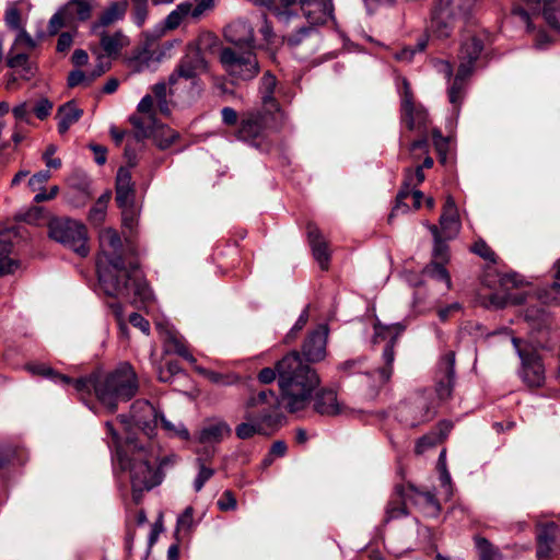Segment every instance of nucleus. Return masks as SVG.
Returning <instances> with one entry per match:
<instances>
[{"mask_svg":"<svg viewBox=\"0 0 560 560\" xmlns=\"http://www.w3.org/2000/svg\"><path fill=\"white\" fill-rule=\"evenodd\" d=\"M153 126L154 130L152 131V133L154 142L162 150L168 149L179 136L178 132L171 128L164 126H156L155 121H153Z\"/></svg>","mask_w":560,"mask_h":560,"instance_id":"37","label":"nucleus"},{"mask_svg":"<svg viewBox=\"0 0 560 560\" xmlns=\"http://www.w3.org/2000/svg\"><path fill=\"white\" fill-rule=\"evenodd\" d=\"M195 527L194 521V509L187 506L184 512L177 517L176 523V536L177 538H184Z\"/></svg>","mask_w":560,"mask_h":560,"instance_id":"39","label":"nucleus"},{"mask_svg":"<svg viewBox=\"0 0 560 560\" xmlns=\"http://www.w3.org/2000/svg\"><path fill=\"white\" fill-rule=\"evenodd\" d=\"M512 343L521 360L520 377L529 387H540L545 383V368L536 349L513 337Z\"/></svg>","mask_w":560,"mask_h":560,"instance_id":"12","label":"nucleus"},{"mask_svg":"<svg viewBox=\"0 0 560 560\" xmlns=\"http://www.w3.org/2000/svg\"><path fill=\"white\" fill-rule=\"evenodd\" d=\"M197 463L199 471L194 480V489L196 492H199L203 488L205 483L213 477L214 469L206 466L205 462L201 458H198Z\"/></svg>","mask_w":560,"mask_h":560,"instance_id":"44","label":"nucleus"},{"mask_svg":"<svg viewBox=\"0 0 560 560\" xmlns=\"http://www.w3.org/2000/svg\"><path fill=\"white\" fill-rule=\"evenodd\" d=\"M133 197V187L131 174L128 168L120 167L116 176V202L118 207H125L131 203Z\"/></svg>","mask_w":560,"mask_h":560,"instance_id":"31","label":"nucleus"},{"mask_svg":"<svg viewBox=\"0 0 560 560\" xmlns=\"http://www.w3.org/2000/svg\"><path fill=\"white\" fill-rule=\"evenodd\" d=\"M90 149L94 153V160L98 165H103L106 162L107 149L100 144H90Z\"/></svg>","mask_w":560,"mask_h":560,"instance_id":"64","label":"nucleus"},{"mask_svg":"<svg viewBox=\"0 0 560 560\" xmlns=\"http://www.w3.org/2000/svg\"><path fill=\"white\" fill-rule=\"evenodd\" d=\"M82 115L83 110L77 105L74 101H69L62 104L56 114V118L58 119L59 133H66L72 125L79 121Z\"/></svg>","mask_w":560,"mask_h":560,"instance_id":"30","label":"nucleus"},{"mask_svg":"<svg viewBox=\"0 0 560 560\" xmlns=\"http://www.w3.org/2000/svg\"><path fill=\"white\" fill-rule=\"evenodd\" d=\"M307 236L313 250V256L323 270L328 269L330 253L327 242L324 240L320 231L314 224H308Z\"/></svg>","mask_w":560,"mask_h":560,"instance_id":"26","label":"nucleus"},{"mask_svg":"<svg viewBox=\"0 0 560 560\" xmlns=\"http://www.w3.org/2000/svg\"><path fill=\"white\" fill-rule=\"evenodd\" d=\"M482 49L483 44L481 39L476 36H471L462 42L457 73L448 89V100L455 107H457L464 98L465 81L474 72Z\"/></svg>","mask_w":560,"mask_h":560,"instance_id":"9","label":"nucleus"},{"mask_svg":"<svg viewBox=\"0 0 560 560\" xmlns=\"http://www.w3.org/2000/svg\"><path fill=\"white\" fill-rule=\"evenodd\" d=\"M52 109V103L47 98H42L34 107L36 117L40 120L47 118Z\"/></svg>","mask_w":560,"mask_h":560,"instance_id":"51","label":"nucleus"},{"mask_svg":"<svg viewBox=\"0 0 560 560\" xmlns=\"http://www.w3.org/2000/svg\"><path fill=\"white\" fill-rule=\"evenodd\" d=\"M51 174L49 171H40L34 174L28 179V186L33 191L44 188V185L49 180Z\"/></svg>","mask_w":560,"mask_h":560,"instance_id":"49","label":"nucleus"},{"mask_svg":"<svg viewBox=\"0 0 560 560\" xmlns=\"http://www.w3.org/2000/svg\"><path fill=\"white\" fill-rule=\"evenodd\" d=\"M129 322L133 327L139 328L143 334L149 335L150 324L142 315L132 313L129 315Z\"/></svg>","mask_w":560,"mask_h":560,"instance_id":"57","label":"nucleus"},{"mask_svg":"<svg viewBox=\"0 0 560 560\" xmlns=\"http://www.w3.org/2000/svg\"><path fill=\"white\" fill-rule=\"evenodd\" d=\"M427 228L430 230V232L433 235L434 238V248L433 254L436 259L444 260L447 255V246L445 244V241L447 238H444V236L440 233V230L434 224H427Z\"/></svg>","mask_w":560,"mask_h":560,"instance_id":"40","label":"nucleus"},{"mask_svg":"<svg viewBox=\"0 0 560 560\" xmlns=\"http://www.w3.org/2000/svg\"><path fill=\"white\" fill-rule=\"evenodd\" d=\"M478 0H439L432 11L429 31L438 38H447L459 22L471 18Z\"/></svg>","mask_w":560,"mask_h":560,"instance_id":"8","label":"nucleus"},{"mask_svg":"<svg viewBox=\"0 0 560 560\" xmlns=\"http://www.w3.org/2000/svg\"><path fill=\"white\" fill-rule=\"evenodd\" d=\"M164 342L167 352H174L190 363L196 362L195 357L188 351L185 342L175 332L166 331Z\"/></svg>","mask_w":560,"mask_h":560,"instance_id":"33","label":"nucleus"},{"mask_svg":"<svg viewBox=\"0 0 560 560\" xmlns=\"http://www.w3.org/2000/svg\"><path fill=\"white\" fill-rule=\"evenodd\" d=\"M308 320V307H306L305 310H303V312L301 313V315L299 316L298 320L295 322L294 326L292 327V329L290 330V332L288 334L287 338H294L295 335L301 330L303 329V327L306 325Z\"/></svg>","mask_w":560,"mask_h":560,"instance_id":"62","label":"nucleus"},{"mask_svg":"<svg viewBox=\"0 0 560 560\" xmlns=\"http://www.w3.org/2000/svg\"><path fill=\"white\" fill-rule=\"evenodd\" d=\"M258 381L261 384H270L273 381H278V371L277 368H264L257 375Z\"/></svg>","mask_w":560,"mask_h":560,"instance_id":"60","label":"nucleus"},{"mask_svg":"<svg viewBox=\"0 0 560 560\" xmlns=\"http://www.w3.org/2000/svg\"><path fill=\"white\" fill-rule=\"evenodd\" d=\"M276 120V113L267 109L246 113L237 129V138L243 141H253L262 137L267 128Z\"/></svg>","mask_w":560,"mask_h":560,"instance_id":"17","label":"nucleus"},{"mask_svg":"<svg viewBox=\"0 0 560 560\" xmlns=\"http://www.w3.org/2000/svg\"><path fill=\"white\" fill-rule=\"evenodd\" d=\"M277 86V79L273 74L270 72H266L261 80L259 85V94L261 98V104L264 106V109H267L269 112H273L280 116H282L280 112V107L276 98L273 97V93Z\"/></svg>","mask_w":560,"mask_h":560,"instance_id":"29","label":"nucleus"},{"mask_svg":"<svg viewBox=\"0 0 560 560\" xmlns=\"http://www.w3.org/2000/svg\"><path fill=\"white\" fill-rule=\"evenodd\" d=\"M327 338L326 325H319L307 336L302 347V353L307 362L316 363L325 359Z\"/></svg>","mask_w":560,"mask_h":560,"instance_id":"20","label":"nucleus"},{"mask_svg":"<svg viewBox=\"0 0 560 560\" xmlns=\"http://www.w3.org/2000/svg\"><path fill=\"white\" fill-rule=\"evenodd\" d=\"M401 120L409 130L418 131L420 135L427 133L429 115L422 105L413 102L412 92L406 79H402Z\"/></svg>","mask_w":560,"mask_h":560,"instance_id":"16","label":"nucleus"},{"mask_svg":"<svg viewBox=\"0 0 560 560\" xmlns=\"http://www.w3.org/2000/svg\"><path fill=\"white\" fill-rule=\"evenodd\" d=\"M213 0H200L195 7L191 4L189 15L194 19H199L206 11L213 8Z\"/></svg>","mask_w":560,"mask_h":560,"instance_id":"55","label":"nucleus"},{"mask_svg":"<svg viewBox=\"0 0 560 560\" xmlns=\"http://www.w3.org/2000/svg\"><path fill=\"white\" fill-rule=\"evenodd\" d=\"M423 272L432 279L445 282L447 289L451 288L452 281L450 273L442 264L431 262L424 268Z\"/></svg>","mask_w":560,"mask_h":560,"instance_id":"41","label":"nucleus"},{"mask_svg":"<svg viewBox=\"0 0 560 560\" xmlns=\"http://www.w3.org/2000/svg\"><path fill=\"white\" fill-rule=\"evenodd\" d=\"M314 409L323 416H336L345 412L337 399V394L331 389H322L314 397Z\"/></svg>","mask_w":560,"mask_h":560,"instance_id":"27","label":"nucleus"},{"mask_svg":"<svg viewBox=\"0 0 560 560\" xmlns=\"http://www.w3.org/2000/svg\"><path fill=\"white\" fill-rule=\"evenodd\" d=\"M182 372L176 362H168L165 368H160L158 371L159 380L161 382H171L172 378Z\"/></svg>","mask_w":560,"mask_h":560,"instance_id":"48","label":"nucleus"},{"mask_svg":"<svg viewBox=\"0 0 560 560\" xmlns=\"http://www.w3.org/2000/svg\"><path fill=\"white\" fill-rule=\"evenodd\" d=\"M425 176L421 166H417L415 171L407 170L405 173V179L402 186L396 197V205L389 214V221L399 213H405L408 211L409 206L407 203V199L409 197V189H415L419 186Z\"/></svg>","mask_w":560,"mask_h":560,"instance_id":"21","label":"nucleus"},{"mask_svg":"<svg viewBox=\"0 0 560 560\" xmlns=\"http://www.w3.org/2000/svg\"><path fill=\"white\" fill-rule=\"evenodd\" d=\"M154 60L153 52L148 49H141L128 59V68L132 72H143L151 68V63Z\"/></svg>","mask_w":560,"mask_h":560,"instance_id":"38","label":"nucleus"},{"mask_svg":"<svg viewBox=\"0 0 560 560\" xmlns=\"http://www.w3.org/2000/svg\"><path fill=\"white\" fill-rule=\"evenodd\" d=\"M74 34L75 33H70V32L61 33L57 40L56 50L58 52H67L73 44Z\"/></svg>","mask_w":560,"mask_h":560,"instance_id":"54","label":"nucleus"},{"mask_svg":"<svg viewBox=\"0 0 560 560\" xmlns=\"http://www.w3.org/2000/svg\"><path fill=\"white\" fill-rule=\"evenodd\" d=\"M475 547L478 552V560H503L504 557L499 548L492 545L482 536L474 537Z\"/></svg>","mask_w":560,"mask_h":560,"instance_id":"34","label":"nucleus"},{"mask_svg":"<svg viewBox=\"0 0 560 560\" xmlns=\"http://www.w3.org/2000/svg\"><path fill=\"white\" fill-rule=\"evenodd\" d=\"M231 428L224 421H218L206 425L200 432L201 442H220L230 435Z\"/></svg>","mask_w":560,"mask_h":560,"instance_id":"32","label":"nucleus"},{"mask_svg":"<svg viewBox=\"0 0 560 560\" xmlns=\"http://www.w3.org/2000/svg\"><path fill=\"white\" fill-rule=\"evenodd\" d=\"M118 420L126 433L125 439L130 436L138 442L130 432L131 428H138L148 438L153 436L159 423V411L148 400H137L131 406L130 420L124 416H119Z\"/></svg>","mask_w":560,"mask_h":560,"instance_id":"13","label":"nucleus"},{"mask_svg":"<svg viewBox=\"0 0 560 560\" xmlns=\"http://www.w3.org/2000/svg\"><path fill=\"white\" fill-rule=\"evenodd\" d=\"M435 444V436L424 435L417 441L415 452L419 455L423 454L428 448L433 447Z\"/></svg>","mask_w":560,"mask_h":560,"instance_id":"58","label":"nucleus"},{"mask_svg":"<svg viewBox=\"0 0 560 560\" xmlns=\"http://www.w3.org/2000/svg\"><path fill=\"white\" fill-rule=\"evenodd\" d=\"M27 370L35 375L51 378L56 383L72 384L79 394L94 390L98 401L110 412L117 409L120 401L131 399L138 390V380L132 366L119 364L106 374H94L90 377L72 381L70 377L55 372L46 364H28Z\"/></svg>","mask_w":560,"mask_h":560,"instance_id":"1","label":"nucleus"},{"mask_svg":"<svg viewBox=\"0 0 560 560\" xmlns=\"http://www.w3.org/2000/svg\"><path fill=\"white\" fill-rule=\"evenodd\" d=\"M244 419L245 421L235 429V434L241 440L250 439L256 434L273 433L284 421L279 396L270 389L252 393L246 401Z\"/></svg>","mask_w":560,"mask_h":560,"instance_id":"7","label":"nucleus"},{"mask_svg":"<svg viewBox=\"0 0 560 560\" xmlns=\"http://www.w3.org/2000/svg\"><path fill=\"white\" fill-rule=\"evenodd\" d=\"M10 244L0 240V277L14 273L20 267V262L10 257Z\"/></svg>","mask_w":560,"mask_h":560,"instance_id":"36","label":"nucleus"},{"mask_svg":"<svg viewBox=\"0 0 560 560\" xmlns=\"http://www.w3.org/2000/svg\"><path fill=\"white\" fill-rule=\"evenodd\" d=\"M530 10L541 13L546 23L560 33V3L558 0H522Z\"/></svg>","mask_w":560,"mask_h":560,"instance_id":"23","label":"nucleus"},{"mask_svg":"<svg viewBox=\"0 0 560 560\" xmlns=\"http://www.w3.org/2000/svg\"><path fill=\"white\" fill-rule=\"evenodd\" d=\"M440 233L444 238H454L460 230L457 207L452 197H447L440 217Z\"/></svg>","mask_w":560,"mask_h":560,"instance_id":"24","label":"nucleus"},{"mask_svg":"<svg viewBox=\"0 0 560 560\" xmlns=\"http://www.w3.org/2000/svg\"><path fill=\"white\" fill-rule=\"evenodd\" d=\"M427 46L424 39L419 40L416 48L405 47L395 55L398 61L410 62L417 51H423Z\"/></svg>","mask_w":560,"mask_h":560,"instance_id":"47","label":"nucleus"},{"mask_svg":"<svg viewBox=\"0 0 560 560\" xmlns=\"http://www.w3.org/2000/svg\"><path fill=\"white\" fill-rule=\"evenodd\" d=\"M106 209L107 208L103 207L102 202H95V205L90 210V214H89L90 221L95 224L102 223L105 219Z\"/></svg>","mask_w":560,"mask_h":560,"instance_id":"56","label":"nucleus"},{"mask_svg":"<svg viewBox=\"0 0 560 560\" xmlns=\"http://www.w3.org/2000/svg\"><path fill=\"white\" fill-rule=\"evenodd\" d=\"M93 2H78L63 4L49 19L47 32L50 36L57 35L62 27H75L77 22H85L92 16Z\"/></svg>","mask_w":560,"mask_h":560,"instance_id":"15","label":"nucleus"},{"mask_svg":"<svg viewBox=\"0 0 560 560\" xmlns=\"http://www.w3.org/2000/svg\"><path fill=\"white\" fill-rule=\"evenodd\" d=\"M472 250L485 259L494 260V253L483 241L476 242Z\"/></svg>","mask_w":560,"mask_h":560,"instance_id":"61","label":"nucleus"},{"mask_svg":"<svg viewBox=\"0 0 560 560\" xmlns=\"http://www.w3.org/2000/svg\"><path fill=\"white\" fill-rule=\"evenodd\" d=\"M276 18H277L278 23L281 26L288 27L292 20L298 19V14L292 12L289 9H283V10H277Z\"/></svg>","mask_w":560,"mask_h":560,"instance_id":"59","label":"nucleus"},{"mask_svg":"<svg viewBox=\"0 0 560 560\" xmlns=\"http://www.w3.org/2000/svg\"><path fill=\"white\" fill-rule=\"evenodd\" d=\"M49 237L70 248L81 257L89 255L85 225L71 219H54L48 225Z\"/></svg>","mask_w":560,"mask_h":560,"instance_id":"11","label":"nucleus"},{"mask_svg":"<svg viewBox=\"0 0 560 560\" xmlns=\"http://www.w3.org/2000/svg\"><path fill=\"white\" fill-rule=\"evenodd\" d=\"M280 405L291 413L305 410L320 385V377L315 369L304 362L299 352L285 354L276 363Z\"/></svg>","mask_w":560,"mask_h":560,"instance_id":"4","label":"nucleus"},{"mask_svg":"<svg viewBox=\"0 0 560 560\" xmlns=\"http://www.w3.org/2000/svg\"><path fill=\"white\" fill-rule=\"evenodd\" d=\"M190 10L191 3L189 2L178 4L177 8L167 15L165 21L166 26L168 28L177 27L182 23L183 19L189 15Z\"/></svg>","mask_w":560,"mask_h":560,"instance_id":"42","label":"nucleus"},{"mask_svg":"<svg viewBox=\"0 0 560 560\" xmlns=\"http://www.w3.org/2000/svg\"><path fill=\"white\" fill-rule=\"evenodd\" d=\"M397 495L399 498H408L410 503L419 506L428 516H436L440 513V504L434 494L431 492H422L413 486H397Z\"/></svg>","mask_w":560,"mask_h":560,"instance_id":"19","label":"nucleus"},{"mask_svg":"<svg viewBox=\"0 0 560 560\" xmlns=\"http://www.w3.org/2000/svg\"><path fill=\"white\" fill-rule=\"evenodd\" d=\"M148 18V0H133L131 20L138 26L144 25Z\"/></svg>","mask_w":560,"mask_h":560,"instance_id":"43","label":"nucleus"},{"mask_svg":"<svg viewBox=\"0 0 560 560\" xmlns=\"http://www.w3.org/2000/svg\"><path fill=\"white\" fill-rule=\"evenodd\" d=\"M221 511H233L236 509L237 502L231 491H225L217 502Z\"/></svg>","mask_w":560,"mask_h":560,"instance_id":"50","label":"nucleus"},{"mask_svg":"<svg viewBox=\"0 0 560 560\" xmlns=\"http://www.w3.org/2000/svg\"><path fill=\"white\" fill-rule=\"evenodd\" d=\"M313 32V27L302 26L299 27L294 34L283 35V40H285L290 47L294 48L299 46L304 39H306Z\"/></svg>","mask_w":560,"mask_h":560,"instance_id":"46","label":"nucleus"},{"mask_svg":"<svg viewBox=\"0 0 560 560\" xmlns=\"http://www.w3.org/2000/svg\"><path fill=\"white\" fill-rule=\"evenodd\" d=\"M96 35L100 36L101 47L107 57L118 56L120 50L129 45V38L121 31L109 34L100 30Z\"/></svg>","mask_w":560,"mask_h":560,"instance_id":"28","label":"nucleus"},{"mask_svg":"<svg viewBox=\"0 0 560 560\" xmlns=\"http://www.w3.org/2000/svg\"><path fill=\"white\" fill-rule=\"evenodd\" d=\"M455 353L446 352L436 365L434 374L435 398L429 389L412 394L398 408V418L405 425L413 428L431 421L438 411L440 402L447 400L453 393L455 383Z\"/></svg>","mask_w":560,"mask_h":560,"instance_id":"3","label":"nucleus"},{"mask_svg":"<svg viewBox=\"0 0 560 560\" xmlns=\"http://www.w3.org/2000/svg\"><path fill=\"white\" fill-rule=\"evenodd\" d=\"M128 9L126 0L112 2L100 15L98 20L91 25V32L97 34L100 30L115 24L122 20Z\"/></svg>","mask_w":560,"mask_h":560,"instance_id":"25","label":"nucleus"},{"mask_svg":"<svg viewBox=\"0 0 560 560\" xmlns=\"http://www.w3.org/2000/svg\"><path fill=\"white\" fill-rule=\"evenodd\" d=\"M108 433L116 446L119 467L128 471L135 499L143 491H149L160 485L163 475L158 466V455L152 447H147L127 436L121 442L112 422H106Z\"/></svg>","mask_w":560,"mask_h":560,"instance_id":"5","label":"nucleus"},{"mask_svg":"<svg viewBox=\"0 0 560 560\" xmlns=\"http://www.w3.org/2000/svg\"><path fill=\"white\" fill-rule=\"evenodd\" d=\"M223 35L229 43L235 46L247 47L249 49L254 48V28L244 20L231 22L225 26Z\"/></svg>","mask_w":560,"mask_h":560,"instance_id":"22","label":"nucleus"},{"mask_svg":"<svg viewBox=\"0 0 560 560\" xmlns=\"http://www.w3.org/2000/svg\"><path fill=\"white\" fill-rule=\"evenodd\" d=\"M56 151H57V148L54 144H49L43 154V159H44L47 167H49V168L57 170L61 166L60 159L54 158V154L56 153Z\"/></svg>","mask_w":560,"mask_h":560,"instance_id":"53","label":"nucleus"},{"mask_svg":"<svg viewBox=\"0 0 560 560\" xmlns=\"http://www.w3.org/2000/svg\"><path fill=\"white\" fill-rule=\"evenodd\" d=\"M220 62L224 70L236 80H252L259 72L258 60L252 49L237 54L232 48H223Z\"/></svg>","mask_w":560,"mask_h":560,"instance_id":"14","label":"nucleus"},{"mask_svg":"<svg viewBox=\"0 0 560 560\" xmlns=\"http://www.w3.org/2000/svg\"><path fill=\"white\" fill-rule=\"evenodd\" d=\"M120 208L122 209V225L132 234L138 225L139 213L131 203Z\"/></svg>","mask_w":560,"mask_h":560,"instance_id":"45","label":"nucleus"},{"mask_svg":"<svg viewBox=\"0 0 560 560\" xmlns=\"http://www.w3.org/2000/svg\"><path fill=\"white\" fill-rule=\"evenodd\" d=\"M402 329V326L399 324L384 326L381 323H376L374 325L373 342L378 343L381 341H386L382 352L384 365L378 368L373 374L374 388H378L386 384L393 375L395 346Z\"/></svg>","mask_w":560,"mask_h":560,"instance_id":"10","label":"nucleus"},{"mask_svg":"<svg viewBox=\"0 0 560 560\" xmlns=\"http://www.w3.org/2000/svg\"><path fill=\"white\" fill-rule=\"evenodd\" d=\"M219 44V38L211 32L202 33L198 38V45H189L186 54L180 58L174 71L168 77L171 94L187 90L191 98L201 95L205 85L200 75L209 69L202 50L211 49Z\"/></svg>","mask_w":560,"mask_h":560,"instance_id":"6","label":"nucleus"},{"mask_svg":"<svg viewBox=\"0 0 560 560\" xmlns=\"http://www.w3.org/2000/svg\"><path fill=\"white\" fill-rule=\"evenodd\" d=\"M89 77H90V73H85L81 70H73L68 75V85L70 88H74L80 84L89 85L90 84V83H88Z\"/></svg>","mask_w":560,"mask_h":560,"instance_id":"52","label":"nucleus"},{"mask_svg":"<svg viewBox=\"0 0 560 560\" xmlns=\"http://www.w3.org/2000/svg\"><path fill=\"white\" fill-rule=\"evenodd\" d=\"M407 503H410V500L408 498H399L397 495L396 487L395 492L386 506V521L406 516Z\"/></svg>","mask_w":560,"mask_h":560,"instance_id":"35","label":"nucleus"},{"mask_svg":"<svg viewBox=\"0 0 560 560\" xmlns=\"http://www.w3.org/2000/svg\"><path fill=\"white\" fill-rule=\"evenodd\" d=\"M100 248L97 275L104 293L108 296H128L132 293L148 299L150 292L139 277L137 266H127L122 259V243L116 230L107 228L100 232Z\"/></svg>","mask_w":560,"mask_h":560,"instance_id":"2","label":"nucleus"},{"mask_svg":"<svg viewBox=\"0 0 560 560\" xmlns=\"http://www.w3.org/2000/svg\"><path fill=\"white\" fill-rule=\"evenodd\" d=\"M109 69V63L104 62L103 58H98V61L94 69L90 72L88 83L93 82L96 78L104 74Z\"/></svg>","mask_w":560,"mask_h":560,"instance_id":"63","label":"nucleus"},{"mask_svg":"<svg viewBox=\"0 0 560 560\" xmlns=\"http://www.w3.org/2000/svg\"><path fill=\"white\" fill-rule=\"evenodd\" d=\"M537 547L536 557L538 560H550L560 552V527L555 522H537Z\"/></svg>","mask_w":560,"mask_h":560,"instance_id":"18","label":"nucleus"}]
</instances>
